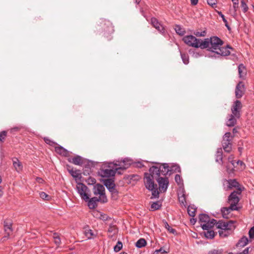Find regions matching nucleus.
<instances>
[{
	"label": "nucleus",
	"instance_id": "052dcab7",
	"mask_svg": "<svg viewBox=\"0 0 254 254\" xmlns=\"http://www.w3.org/2000/svg\"><path fill=\"white\" fill-rule=\"evenodd\" d=\"M20 129V127H13L11 128V131H17L19 130Z\"/></svg>",
	"mask_w": 254,
	"mask_h": 254
},
{
	"label": "nucleus",
	"instance_id": "412c9836",
	"mask_svg": "<svg viewBox=\"0 0 254 254\" xmlns=\"http://www.w3.org/2000/svg\"><path fill=\"white\" fill-rule=\"evenodd\" d=\"M215 161L219 164H223V152L221 148L217 149L215 154Z\"/></svg>",
	"mask_w": 254,
	"mask_h": 254
},
{
	"label": "nucleus",
	"instance_id": "bb28decb",
	"mask_svg": "<svg viewBox=\"0 0 254 254\" xmlns=\"http://www.w3.org/2000/svg\"><path fill=\"white\" fill-rule=\"evenodd\" d=\"M236 118L233 114H231L230 116V118L229 119L227 125L228 127H233L236 123Z\"/></svg>",
	"mask_w": 254,
	"mask_h": 254
},
{
	"label": "nucleus",
	"instance_id": "39448f33",
	"mask_svg": "<svg viewBox=\"0 0 254 254\" xmlns=\"http://www.w3.org/2000/svg\"><path fill=\"white\" fill-rule=\"evenodd\" d=\"M199 220L203 230H208L212 228L216 223V220L210 219L209 216L205 214H201L199 215Z\"/></svg>",
	"mask_w": 254,
	"mask_h": 254
},
{
	"label": "nucleus",
	"instance_id": "dca6fc26",
	"mask_svg": "<svg viewBox=\"0 0 254 254\" xmlns=\"http://www.w3.org/2000/svg\"><path fill=\"white\" fill-rule=\"evenodd\" d=\"M229 49H232V48L229 45L225 47H220L219 49L215 52V53L222 56H227L230 54Z\"/></svg>",
	"mask_w": 254,
	"mask_h": 254
},
{
	"label": "nucleus",
	"instance_id": "72a5a7b5",
	"mask_svg": "<svg viewBox=\"0 0 254 254\" xmlns=\"http://www.w3.org/2000/svg\"><path fill=\"white\" fill-rule=\"evenodd\" d=\"M181 56L183 63L185 64H187L189 63V57L187 54L182 53L181 52Z\"/></svg>",
	"mask_w": 254,
	"mask_h": 254
},
{
	"label": "nucleus",
	"instance_id": "5fc2aeb1",
	"mask_svg": "<svg viewBox=\"0 0 254 254\" xmlns=\"http://www.w3.org/2000/svg\"><path fill=\"white\" fill-rule=\"evenodd\" d=\"M233 158H234V156L233 155H231L229 157L228 160L229 162H230L231 163V164L234 167H235V161L233 160Z\"/></svg>",
	"mask_w": 254,
	"mask_h": 254
},
{
	"label": "nucleus",
	"instance_id": "e2e57ef3",
	"mask_svg": "<svg viewBox=\"0 0 254 254\" xmlns=\"http://www.w3.org/2000/svg\"><path fill=\"white\" fill-rule=\"evenodd\" d=\"M174 167H175V171H178L179 172H180L181 169H180V167L177 166H175Z\"/></svg>",
	"mask_w": 254,
	"mask_h": 254
},
{
	"label": "nucleus",
	"instance_id": "a19ab883",
	"mask_svg": "<svg viewBox=\"0 0 254 254\" xmlns=\"http://www.w3.org/2000/svg\"><path fill=\"white\" fill-rule=\"evenodd\" d=\"M40 196L44 200H48L50 198V196L45 192L42 191L39 193Z\"/></svg>",
	"mask_w": 254,
	"mask_h": 254
},
{
	"label": "nucleus",
	"instance_id": "9b49d317",
	"mask_svg": "<svg viewBox=\"0 0 254 254\" xmlns=\"http://www.w3.org/2000/svg\"><path fill=\"white\" fill-rule=\"evenodd\" d=\"M98 25L104 31L112 33L114 31L111 21L105 19H100L98 21Z\"/></svg>",
	"mask_w": 254,
	"mask_h": 254
},
{
	"label": "nucleus",
	"instance_id": "864d4df0",
	"mask_svg": "<svg viewBox=\"0 0 254 254\" xmlns=\"http://www.w3.org/2000/svg\"><path fill=\"white\" fill-rule=\"evenodd\" d=\"M216 0H207V3L212 6H213L216 4Z\"/></svg>",
	"mask_w": 254,
	"mask_h": 254
},
{
	"label": "nucleus",
	"instance_id": "f03ea898",
	"mask_svg": "<svg viewBox=\"0 0 254 254\" xmlns=\"http://www.w3.org/2000/svg\"><path fill=\"white\" fill-rule=\"evenodd\" d=\"M160 177L159 167L153 166L149 169V173L144 174V184L148 190L152 191L151 198L159 197V192L157 185L154 184V179Z\"/></svg>",
	"mask_w": 254,
	"mask_h": 254
},
{
	"label": "nucleus",
	"instance_id": "09e8293b",
	"mask_svg": "<svg viewBox=\"0 0 254 254\" xmlns=\"http://www.w3.org/2000/svg\"><path fill=\"white\" fill-rule=\"evenodd\" d=\"M206 32L205 31L202 32H195L194 34L197 37H204L206 35Z\"/></svg>",
	"mask_w": 254,
	"mask_h": 254
},
{
	"label": "nucleus",
	"instance_id": "c9c22d12",
	"mask_svg": "<svg viewBox=\"0 0 254 254\" xmlns=\"http://www.w3.org/2000/svg\"><path fill=\"white\" fill-rule=\"evenodd\" d=\"M248 240L247 237H243L241 238V239L239 241L238 243V246L240 247H244L248 243Z\"/></svg>",
	"mask_w": 254,
	"mask_h": 254
},
{
	"label": "nucleus",
	"instance_id": "e433bc0d",
	"mask_svg": "<svg viewBox=\"0 0 254 254\" xmlns=\"http://www.w3.org/2000/svg\"><path fill=\"white\" fill-rule=\"evenodd\" d=\"M196 211L195 208L193 206H189L188 207V212L190 216L193 217L195 215Z\"/></svg>",
	"mask_w": 254,
	"mask_h": 254
},
{
	"label": "nucleus",
	"instance_id": "7ed1b4c3",
	"mask_svg": "<svg viewBox=\"0 0 254 254\" xmlns=\"http://www.w3.org/2000/svg\"><path fill=\"white\" fill-rule=\"evenodd\" d=\"M216 227L219 229V235L221 237L224 238L229 236L232 231L235 229L234 222L230 221H224L222 220L216 221Z\"/></svg>",
	"mask_w": 254,
	"mask_h": 254
},
{
	"label": "nucleus",
	"instance_id": "4468645a",
	"mask_svg": "<svg viewBox=\"0 0 254 254\" xmlns=\"http://www.w3.org/2000/svg\"><path fill=\"white\" fill-rule=\"evenodd\" d=\"M246 88L244 83L240 81L237 85L235 89V96L238 99L241 98L245 94Z\"/></svg>",
	"mask_w": 254,
	"mask_h": 254
},
{
	"label": "nucleus",
	"instance_id": "cd10ccee",
	"mask_svg": "<svg viewBox=\"0 0 254 254\" xmlns=\"http://www.w3.org/2000/svg\"><path fill=\"white\" fill-rule=\"evenodd\" d=\"M161 206V203L160 201H158L152 203V204L151 205L150 209L151 211H155L159 209Z\"/></svg>",
	"mask_w": 254,
	"mask_h": 254
},
{
	"label": "nucleus",
	"instance_id": "ea45409f",
	"mask_svg": "<svg viewBox=\"0 0 254 254\" xmlns=\"http://www.w3.org/2000/svg\"><path fill=\"white\" fill-rule=\"evenodd\" d=\"M122 243L120 241H118L117 245L114 247V250L115 252H118L122 249Z\"/></svg>",
	"mask_w": 254,
	"mask_h": 254
},
{
	"label": "nucleus",
	"instance_id": "f3484780",
	"mask_svg": "<svg viewBox=\"0 0 254 254\" xmlns=\"http://www.w3.org/2000/svg\"><path fill=\"white\" fill-rule=\"evenodd\" d=\"M11 226L12 224L10 222L8 223L7 222L4 221V228L6 235H5L2 238L4 240L5 238H8V237L11 234L12 232Z\"/></svg>",
	"mask_w": 254,
	"mask_h": 254
},
{
	"label": "nucleus",
	"instance_id": "bf43d9fd",
	"mask_svg": "<svg viewBox=\"0 0 254 254\" xmlns=\"http://www.w3.org/2000/svg\"><path fill=\"white\" fill-rule=\"evenodd\" d=\"M191 5H195L198 3V0H190Z\"/></svg>",
	"mask_w": 254,
	"mask_h": 254
},
{
	"label": "nucleus",
	"instance_id": "774afa93",
	"mask_svg": "<svg viewBox=\"0 0 254 254\" xmlns=\"http://www.w3.org/2000/svg\"><path fill=\"white\" fill-rule=\"evenodd\" d=\"M218 251L217 250H214L212 252V254H217Z\"/></svg>",
	"mask_w": 254,
	"mask_h": 254
},
{
	"label": "nucleus",
	"instance_id": "20e7f679",
	"mask_svg": "<svg viewBox=\"0 0 254 254\" xmlns=\"http://www.w3.org/2000/svg\"><path fill=\"white\" fill-rule=\"evenodd\" d=\"M223 43V41L217 36L205 38L201 43V49H207L209 51L215 53Z\"/></svg>",
	"mask_w": 254,
	"mask_h": 254
},
{
	"label": "nucleus",
	"instance_id": "69168bd1",
	"mask_svg": "<svg viewBox=\"0 0 254 254\" xmlns=\"http://www.w3.org/2000/svg\"><path fill=\"white\" fill-rule=\"evenodd\" d=\"M2 188L1 186H0V197L2 195Z\"/></svg>",
	"mask_w": 254,
	"mask_h": 254
},
{
	"label": "nucleus",
	"instance_id": "c85d7f7f",
	"mask_svg": "<svg viewBox=\"0 0 254 254\" xmlns=\"http://www.w3.org/2000/svg\"><path fill=\"white\" fill-rule=\"evenodd\" d=\"M146 245V242L144 239L140 238L136 243L135 246L138 248H142Z\"/></svg>",
	"mask_w": 254,
	"mask_h": 254
},
{
	"label": "nucleus",
	"instance_id": "680f3d73",
	"mask_svg": "<svg viewBox=\"0 0 254 254\" xmlns=\"http://www.w3.org/2000/svg\"><path fill=\"white\" fill-rule=\"evenodd\" d=\"M235 163H236L237 165H240L241 166L244 165V163L242 161H240V160H238L237 162H235Z\"/></svg>",
	"mask_w": 254,
	"mask_h": 254
},
{
	"label": "nucleus",
	"instance_id": "c03bdc74",
	"mask_svg": "<svg viewBox=\"0 0 254 254\" xmlns=\"http://www.w3.org/2000/svg\"><path fill=\"white\" fill-rule=\"evenodd\" d=\"M7 132L6 131H2L0 132V141L3 142L6 136Z\"/></svg>",
	"mask_w": 254,
	"mask_h": 254
},
{
	"label": "nucleus",
	"instance_id": "2eb2a0df",
	"mask_svg": "<svg viewBox=\"0 0 254 254\" xmlns=\"http://www.w3.org/2000/svg\"><path fill=\"white\" fill-rule=\"evenodd\" d=\"M151 23L152 26L155 28L159 32L161 33H163L165 32L164 27L162 25H161L158 20L155 18L152 17L151 19Z\"/></svg>",
	"mask_w": 254,
	"mask_h": 254
},
{
	"label": "nucleus",
	"instance_id": "13d9d810",
	"mask_svg": "<svg viewBox=\"0 0 254 254\" xmlns=\"http://www.w3.org/2000/svg\"><path fill=\"white\" fill-rule=\"evenodd\" d=\"M248 253H249V249H248V248H246L242 252L240 253L239 254H248Z\"/></svg>",
	"mask_w": 254,
	"mask_h": 254
},
{
	"label": "nucleus",
	"instance_id": "0eeeda50",
	"mask_svg": "<svg viewBox=\"0 0 254 254\" xmlns=\"http://www.w3.org/2000/svg\"><path fill=\"white\" fill-rule=\"evenodd\" d=\"M233 136L230 132L225 133L223 137L222 145L224 151L229 153L232 150V140Z\"/></svg>",
	"mask_w": 254,
	"mask_h": 254
},
{
	"label": "nucleus",
	"instance_id": "de8ad7c7",
	"mask_svg": "<svg viewBox=\"0 0 254 254\" xmlns=\"http://www.w3.org/2000/svg\"><path fill=\"white\" fill-rule=\"evenodd\" d=\"M175 180L176 181V182L178 184V185H181L182 183V179H181V176L178 175V174H177L176 176H175Z\"/></svg>",
	"mask_w": 254,
	"mask_h": 254
},
{
	"label": "nucleus",
	"instance_id": "6ab92c4d",
	"mask_svg": "<svg viewBox=\"0 0 254 254\" xmlns=\"http://www.w3.org/2000/svg\"><path fill=\"white\" fill-rule=\"evenodd\" d=\"M87 201L88 206L90 209L95 208L97 206V202L100 201L101 202V200H100V198H98L97 197H93L91 199H89Z\"/></svg>",
	"mask_w": 254,
	"mask_h": 254
},
{
	"label": "nucleus",
	"instance_id": "6e6552de",
	"mask_svg": "<svg viewBox=\"0 0 254 254\" xmlns=\"http://www.w3.org/2000/svg\"><path fill=\"white\" fill-rule=\"evenodd\" d=\"M105 188L104 187L100 184H97L94 186L93 188V192L95 195H99V198L101 200V202L105 203L107 202V198L105 193Z\"/></svg>",
	"mask_w": 254,
	"mask_h": 254
},
{
	"label": "nucleus",
	"instance_id": "6e6d98bb",
	"mask_svg": "<svg viewBox=\"0 0 254 254\" xmlns=\"http://www.w3.org/2000/svg\"><path fill=\"white\" fill-rule=\"evenodd\" d=\"M96 213H97V216L99 214V213L98 212H97ZM99 215H100V216L99 217L100 218L104 219V220L107 219L106 215H102L101 214H99Z\"/></svg>",
	"mask_w": 254,
	"mask_h": 254
},
{
	"label": "nucleus",
	"instance_id": "4be33fe9",
	"mask_svg": "<svg viewBox=\"0 0 254 254\" xmlns=\"http://www.w3.org/2000/svg\"><path fill=\"white\" fill-rule=\"evenodd\" d=\"M13 161V165L16 171L18 172L22 171L23 166L21 163L19 161V160L17 158H14L12 160Z\"/></svg>",
	"mask_w": 254,
	"mask_h": 254
},
{
	"label": "nucleus",
	"instance_id": "ddd939ff",
	"mask_svg": "<svg viewBox=\"0 0 254 254\" xmlns=\"http://www.w3.org/2000/svg\"><path fill=\"white\" fill-rule=\"evenodd\" d=\"M242 108V105L240 101L236 100L234 102L231 107L232 114L234 115L237 118L241 116L240 112Z\"/></svg>",
	"mask_w": 254,
	"mask_h": 254
},
{
	"label": "nucleus",
	"instance_id": "0e129e2a",
	"mask_svg": "<svg viewBox=\"0 0 254 254\" xmlns=\"http://www.w3.org/2000/svg\"><path fill=\"white\" fill-rule=\"evenodd\" d=\"M233 5H237L239 4V0H232Z\"/></svg>",
	"mask_w": 254,
	"mask_h": 254
},
{
	"label": "nucleus",
	"instance_id": "423d86ee",
	"mask_svg": "<svg viewBox=\"0 0 254 254\" xmlns=\"http://www.w3.org/2000/svg\"><path fill=\"white\" fill-rule=\"evenodd\" d=\"M183 41L189 46L201 49V43L203 42V40L201 39H197L193 35H190L184 36L183 38Z\"/></svg>",
	"mask_w": 254,
	"mask_h": 254
},
{
	"label": "nucleus",
	"instance_id": "f257e3e1",
	"mask_svg": "<svg viewBox=\"0 0 254 254\" xmlns=\"http://www.w3.org/2000/svg\"><path fill=\"white\" fill-rule=\"evenodd\" d=\"M131 163V161L128 159H124L115 162H107L103 164L99 169V175L102 178L113 177L116 172L122 174L121 171L126 170Z\"/></svg>",
	"mask_w": 254,
	"mask_h": 254
},
{
	"label": "nucleus",
	"instance_id": "b1692460",
	"mask_svg": "<svg viewBox=\"0 0 254 254\" xmlns=\"http://www.w3.org/2000/svg\"><path fill=\"white\" fill-rule=\"evenodd\" d=\"M68 161L74 165L80 166L83 163V161L81 157L80 156H76L72 158L68 159Z\"/></svg>",
	"mask_w": 254,
	"mask_h": 254
},
{
	"label": "nucleus",
	"instance_id": "f704fd0d",
	"mask_svg": "<svg viewBox=\"0 0 254 254\" xmlns=\"http://www.w3.org/2000/svg\"><path fill=\"white\" fill-rule=\"evenodd\" d=\"M217 13L219 14V15L222 18L223 21L225 23V26L227 28L228 30H230L231 28L230 26L228 25V21L227 19L225 18V16L222 14V13L221 11H217Z\"/></svg>",
	"mask_w": 254,
	"mask_h": 254
},
{
	"label": "nucleus",
	"instance_id": "79ce46f5",
	"mask_svg": "<svg viewBox=\"0 0 254 254\" xmlns=\"http://www.w3.org/2000/svg\"><path fill=\"white\" fill-rule=\"evenodd\" d=\"M53 238L54 242L57 245H59L61 243V239L57 233H54Z\"/></svg>",
	"mask_w": 254,
	"mask_h": 254
},
{
	"label": "nucleus",
	"instance_id": "3c124183",
	"mask_svg": "<svg viewBox=\"0 0 254 254\" xmlns=\"http://www.w3.org/2000/svg\"><path fill=\"white\" fill-rule=\"evenodd\" d=\"M161 253L162 254H167L168 252L167 251H166L165 250L163 249V248H161L159 250H156L154 254H158V253Z\"/></svg>",
	"mask_w": 254,
	"mask_h": 254
},
{
	"label": "nucleus",
	"instance_id": "49530a36",
	"mask_svg": "<svg viewBox=\"0 0 254 254\" xmlns=\"http://www.w3.org/2000/svg\"><path fill=\"white\" fill-rule=\"evenodd\" d=\"M241 7L243 8V11L245 13L248 11V7L244 0L241 1Z\"/></svg>",
	"mask_w": 254,
	"mask_h": 254
},
{
	"label": "nucleus",
	"instance_id": "a211bd4d",
	"mask_svg": "<svg viewBox=\"0 0 254 254\" xmlns=\"http://www.w3.org/2000/svg\"><path fill=\"white\" fill-rule=\"evenodd\" d=\"M104 185L107 188L112 192H115V184L114 181L112 179L106 180L104 182Z\"/></svg>",
	"mask_w": 254,
	"mask_h": 254
},
{
	"label": "nucleus",
	"instance_id": "f8f14e48",
	"mask_svg": "<svg viewBox=\"0 0 254 254\" xmlns=\"http://www.w3.org/2000/svg\"><path fill=\"white\" fill-rule=\"evenodd\" d=\"M76 189L82 199L86 201L89 199V197L86 193L88 188L85 185L82 183H78L76 186Z\"/></svg>",
	"mask_w": 254,
	"mask_h": 254
},
{
	"label": "nucleus",
	"instance_id": "37998d69",
	"mask_svg": "<svg viewBox=\"0 0 254 254\" xmlns=\"http://www.w3.org/2000/svg\"><path fill=\"white\" fill-rule=\"evenodd\" d=\"M165 227L166 229L168 230V231L172 234H175L176 232L174 229H173L169 226L167 222H165Z\"/></svg>",
	"mask_w": 254,
	"mask_h": 254
},
{
	"label": "nucleus",
	"instance_id": "aec40b11",
	"mask_svg": "<svg viewBox=\"0 0 254 254\" xmlns=\"http://www.w3.org/2000/svg\"><path fill=\"white\" fill-rule=\"evenodd\" d=\"M159 167V170L160 171V174L164 176H166L169 172L172 171L169 169V166L167 163H164L161 165H160Z\"/></svg>",
	"mask_w": 254,
	"mask_h": 254
},
{
	"label": "nucleus",
	"instance_id": "c756f323",
	"mask_svg": "<svg viewBox=\"0 0 254 254\" xmlns=\"http://www.w3.org/2000/svg\"><path fill=\"white\" fill-rule=\"evenodd\" d=\"M108 231L110 233L109 236L111 238L117 233L118 230L116 227L110 226Z\"/></svg>",
	"mask_w": 254,
	"mask_h": 254
},
{
	"label": "nucleus",
	"instance_id": "473e14b6",
	"mask_svg": "<svg viewBox=\"0 0 254 254\" xmlns=\"http://www.w3.org/2000/svg\"><path fill=\"white\" fill-rule=\"evenodd\" d=\"M175 30L177 34L180 35H183L185 33V30L184 28L181 27L180 25H176Z\"/></svg>",
	"mask_w": 254,
	"mask_h": 254
},
{
	"label": "nucleus",
	"instance_id": "7c9ffc66",
	"mask_svg": "<svg viewBox=\"0 0 254 254\" xmlns=\"http://www.w3.org/2000/svg\"><path fill=\"white\" fill-rule=\"evenodd\" d=\"M231 211H232L231 209H230V206L229 207H223L221 209V212L222 213L223 217L224 218H227V215L230 213Z\"/></svg>",
	"mask_w": 254,
	"mask_h": 254
},
{
	"label": "nucleus",
	"instance_id": "4c0bfd02",
	"mask_svg": "<svg viewBox=\"0 0 254 254\" xmlns=\"http://www.w3.org/2000/svg\"><path fill=\"white\" fill-rule=\"evenodd\" d=\"M84 234L85 235L86 237L88 239H91L92 236H95V234L93 233L92 230L90 229H86L85 230Z\"/></svg>",
	"mask_w": 254,
	"mask_h": 254
},
{
	"label": "nucleus",
	"instance_id": "a18cd8bd",
	"mask_svg": "<svg viewBox=\"0 0 254 254\" xmlns=\"http://www.w3.org/2000/svg\"><path fill=\"white\" fill-rule=\"evenodd\" d=\"M44 140L47 144H48L51 146H54L55 145L57 144L55 142L51 140L48 137H44Z\"/></svg>",
	"mask_w": 254,
	"mask_h": 254
},
{
	"label": "nucleus",
	"instance_id": "4d7b16f0",
	"mask_svg": "<svg viewBox=\"0 0 254 254\" xmlns=\"http://www.w3.org/2000/svg\"><path fill=\"white\" fill-rule=\"evenodd\" d=\"M36 181L39 184H42L44 182V180L42 178L39 177H37L36 178Z\"/></svg>",
	"mask_w": 254,
	"mask_h": 254
},
{
	"label": "nucleus",
	"instance_id": "5701e85b",
	"mask_svg": "<svg viewBox=\"0 0 254 254\" xmlns=\"http://www.w3.org/2000/svg\"><path fill=\"white\" fill-rule=\"evenodd\" d=\"M55 150L57 153L64 156H66L68 154V151L62 146H55Z\"/></svg>",
	"mask_w": 254,
	"mask_h": 254
},
{
	"label": "nucleus",
	"instance_id": "2f4dec72",
	"mask_svg": "<svg viewBox=\"0 0 254 254\" xmlns=\"http://www.w3.org/2000/svg\"><path fill=\"white\" fill-rule=\"evenodd\" d=\"M207 231L204 232V236L207 239H212L215 236V233L213 230H206Z\"/></svg>",
	"mask_w": 254,
	"mask_h": 254
},
{
	"label": "nucleus",
	"instance_id": "603ef678",
	"mask_svg": "<svg viewBox=\"0 0 254 254\" xmlns=\"http://www.w3.org/2000/svg\"><path fill=\"white\" fill-rule=\"evenodd\" d=\"M249 236L251 238H254V227L252 228L249 232Z\"/></svg>",
	"mask_w": 254,
	"mask_h": 254
},
{
	"label": "nucleus",
	"instance_id": "8fccbe9b",
	"mask_svg": "<svg viewBox=\"0 0 254 254\" xmlns=\"http://www.w3.org/2000/svg\"><path fill=\"white\" fill-rule=\"evenodd\" d=\"M179 202L185 205V203H186V198H185V194H183L181 196H179Z\"/></svg>",
	"mask_w": 254,
	"mask_h": 254
},
{
	"label": "nucleus",
	"instance_id": "393cba45",
	"mask_svg": "<svg viewBox=\"0 0 254 254\" xmlns=\"http://www.w3.org/2000/svg\"><path fill=\"white\" fill-rule=\"evenodd\" d=\"M68 166V171L70 173V174L75 179H79L80 177V174L79 173V171L78 170H74L73 168L70 169V167Z\"/></svg>",
	"mask_w": 254,
	"mask_h": 254
},
{
	"label": "nucleus",
	"instance_id": "9d476101",
	"mask_svg": "<svg viewBox=\"0 0 254 254\" xmlns=\"http://www.w3.org/2000/svg\"><path fill=\"white\" fill-rule=\"evenodd\" d=\"M156 180L157 181L159 186L158 189L159 191L158 190V191H160V192H166L169 184L168 178L166 177H160L156 178Z\"/></svg>",
	"mask_w": 254,
	"mask_h": 254
},
{
	"label": "nucleus",
	"instance_id": "58836bf2",
	"mask_svg": "<svg viewBox=\"0 0 254 254\" xmlns=\"http://www.w3.org/2000/svg\"><path fill=\"white\" fill-rule=\"evenodd\" d=\"M229 188L236 187L238 186V182L235 180H229L228 181Z\"/></svg>",
	"mask_w": 254,
	"mask_h": 254
},
{
	"label": "nucleus",
	"instance_id": "338daca9",
	"mask_svg": "<svg viewBox=\"0 0 254 254\" xmlns=\"http://www.w3.org/2000/svg\"><path fill=\"white\" fill-rule=\"evenodd\" d=\"M91 182L92 184H95L96 183V180L94 178H90Z\"/></svg>",
	"mask_w": 254,
	"mask_h": 254
},
{
	"label": "nucleus",
	"instance_id": "1a4fd4ad",
	"mask_svg": "<svg viewBox=\"0 0 254 254\" xmlns=\"http://www.w3.org/2000/svg\"><path fill=\"white\" fill-rule=\"evenodd\" d=\"M241 191H234L228 197V202L230 204V209L232 210H236L238 209L237 205L239 201V198L238 196V194H240Z\"/></svg>",
	"mask_w": 254,
	"mask_h": 254
},
{
	"label": "nucleus",
	"instance_id": "a878e982",
	"mask_svg": "<svg viewBox=\"0 0 254 254\" xmlns=\"http://www.w3.org/2000/svg\"><path fill=\"white\" fill-rule=\"evenodd\" d=\"M238 72L239 77L243 78L246 75V68L243 64H240L238 66Z\"/></svg>",
	"mask_w": 254,
	"mask_h": 254
}]
</instances>
